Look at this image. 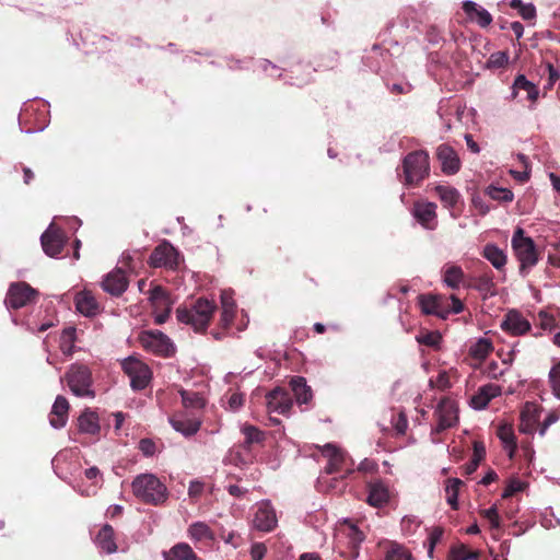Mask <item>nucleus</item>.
I'll return each mask as SVG.
<instances>
[{"label":"nucleus","instance_id":"obj_1","mask_svg":"<svg viewBox=\"0 0 560 560\" xmlns=\"http://www.w3.org/2000/svg\"><path fill=\"white\" fill-rule=\"evenodd\" d=\"M217 305L213 301L200 298L191 308L179 307L176 311L178 322L190 325L195 331H203L208 328Z\"/></svg>","mask_w":560,"mask_h":560},{"label":"nucleus","instance_id":"obj_2","mask_svg":"<svg viewBox=\"0 0 560 560\" xmlns=\"http://www.w3.org/2000/svg\"><path fill=\"white\" fill-rule=\"evenodd\" d=\"M217 305L213 301L200 298L191 308L179 307L176 311L178 322L190 325L195 331H203L208 328Z\"/></svg>","mask_w":560,"mask_h":560},{"label":"nucleus","instance_id":"obj_3","mask_svg":"<svg viewBox=\"0 0 560 560\" xmlns=\"http://www.w3.org/2000/svg\"><path fill=\"white\" fill-rule=\"evenodd\" d=\"M131 487L133 494L147 504L158 505L167 498L165 485L153 474L137 476Z\"/></svg>","mask_w":560,"mask_h":560},{"label":"nucleus","instance_id":"obj_4","mask_svg":"<svg viewBox=\"0 0 560 560\" xmlns=\"http://www.w3.org/2000/svg\"><path fill=\"white\" fill-rule=\"evenodd\" d=\"M514 254L520 261V273L526 276L538 262V253L533 238L525 235L522 228H517L511 240Z\"/></svg>","mask_w":560,"mask_h":560},{"label":"nucleus","instance_id":"obj_5","mask_svg":"<svg viewBox=\"0 0 560 560\" xmlns=\"http://www.w3.org/2000/svg\"><path fill=\"white\" fill-rule=\"evenodd\" d=\"M406 185H417L429 176V154L425 151H415L406 155L402 161Z\"/></svg>","mask_w":560,"mask_h":560},{"label":"nucleus","instance_id":"obj_6","mask_svg":"<svg viewBox=\"0 0 560 560\" xmlns=\"http://www.w3.org/2000/svg\"><path fill=\"white\" fill-rule=\"evenodd\" d=\"M65 380L73 395L94 398L92 373L88 366L78 363L72 364L66 373Z\"/></svg>","mask_w":560,"mask_h":560},{"label":"nucleus","instance_id":"obj_7","mask_svg":"<svg viewBox=\"0 0 560 560\" xmlns=\"http://www.w3.org/2000/svg\"><path fill=\"white\" fill-rule=\"evenodd\" d=\"M180 261L178 250L170 243L164 241L158 245L150 255L149 262L154 268H177Z\"/></svg>","mask_w":560,"mask_h":560},{"label":"nucleus","instance_id":"obj_8","mask_svg":"<svg viewBox=\"0 0 560 560\" xmlns=\"http://www.w3.org/2000/svg\"><path fill=\"white\" fill-rule=\"evenodd\" d=\"M122 369L130 377L133 389H143L148 386L152 373L147 364L130 357L124 360Z\"/></svg>","mask_w":560,"mask_h":560},{"label":"nucleus","instance_id":"obj_9","mask_svg":"<svg viewBox=\"0 0 560 560\" xmlns=\"http://www.w3.org/2000/svg\"><path fill=\"white\" fill-rule=\"evenodd\" d=\"M38 292L26 282L12 283L8 290L5 304L11 308H21L33 302Z\"/></svg>","mask_w":560,"mask_h":560},{"label":"nucleus","instance_id":"obj_10","mask_svg":"<svg viewBox=\"0 0 560 560\" xmlns=\"http://www.w3.org/2000/svg\"><path fill=\"white\" fill-rule=\"evenodd\" d=\"M141 345L149 351L170 357L174 353V345L171 339L159 330L144 331L140 337Z\"/></svg>","mask_w":560,"mask_h":560},{"label":"nucleus","instance_id":"obj_11","mask_svg":"<svg viewBox=\"0 0 560 560\" xmlns=\"http://www.w3.org/2000/svg\"><path fill=\"white\" fill-rule=\"evenodd\" d=\"M435 415L438 424L433 432L440 433L456 423L458 418L456 404L451 399H442L436 407Z\"/></svg>","mask_w":560,"mask_h":560},{"label":"nucleus","instance_id":"obj_12","mask_svg":"<svg viewBox=\"0 0 560 560\" xmlns=\"http://www.w3.org/2000/svg\"><path fill=\"white\" fill-rule=\"evenodd\" d=\"M40 242L44 252L48 256L55 257L61 253L66 243V237L60 229L55 228L54 224H50L49 228L42 234Z\"/></svg>","mask_w":560,"mask_h":560},{"label":"nucleus","instance_id":"obj_13","mask_svg":"<svg viewBox=\"0 0 560 560\" xmlns=\"http://www.w3.org/2000/svg\"><path fill=\"white\" fill-rule=\"evenodd\" d=\"M436 158L444 174L455 175L459 172L462 162L457 152L451 145H439L436 149Z\"/></svg>","mask_w":560,"mask_h":560},{"label":"nucleus","instance_id":"obj_14","mask_svg":"<svg viewBox=\"0 0 560 560\" xmlns=\"http://www.w3.org/2000/svg\"><path fill=\"white\" fill-rule=\"evenodd\" d=\"M253 525L255 528L261 532H270L276 527L277 516L270 502L261 501L257 504Z\"/></svg>","mask_w":560,"mask_h":560},{"label":"nucleus","instance_id":"obj_15","mask_svg":"<svg viewBox=\"0 0 560 560\" xmlns=\"http://www.w3.org/2000/svg\"><path fill=\"white\" fill-rule=\"evenodd\" d=\"M168 422L176 432L180 433L185 438L195 435L201 427L200 419L189 417L184 412L173 415L168 418Z\"/></svg>","mask_w":560,"mask_h":560},{"label":"nucleus","instance_id":"obj_16","mask_svg":"<svg viewBox=\"0 0 560 560\" xmlns=\"http://www.w3.org/2000/svg\"><path fill=\"white\" fill-rule=\"evenodd\" d=\"M501 328L513 335L521 336L530 329V323L517 311H509L501 322Z\"/></svg>","mask_w":560,"mask_h":560},{"label":"nucleus","instance_id":"obj_17","mask_svg":"<svg viewBox=\"0 0 560 560\" xmlns=\"http://www.w3.org/2000/svg\"><path fill=\"white\" fill-rule=\"evenodd\" d=\"M266 399L269 412L281 415L289 412L293 404L290 394L282 388H275L269 392Z\"/></svg>","mask_w":560,"mask_h":560},{"label":"nucleus","instance_id":"obj_18","mask_svg":"<svg viewBox=\"0 0 560 560\" xmlns=\"http://www.w3.org/2000/svg\"><path fill=\"white\" fill-rule=\"evenodd\" d=\"M413 217L425 229L436 226V205L429 201H418L413 207Z\"/></svg>","mask_w":560,"mask_h":560},{"label":"nucleus","instance_id":"obj_19","mask_svg":"<svg viewBox=\"0 0 560 560\" xmlns=\"http://www.w3.org/2000/svg\"><path fill=\"white\" fill-rule=\"evenodd\" d=\"M322 455L327 458L328 463L325 467V474L330 475L340 470L346 454L336 444L327 443L319 447Z\"/></svg>","mask_w":560,"mask_h":560},{"label":"nucleus","instance_id":"obj_20","mask_svg":"<svg viewBox=\"0 0 560 560\" xmlns=\"http://www.w3.org/2000/svg\"><path fill=\"white\" fill-rule=\"evenodd\" d=\"M128 287V280L122 269L117 268L106 275L102 281V288L104 291L112 295L122 294Z\"/></svg>","mask_w":560,"mask_h":560},{"label":"nucleus","instance_id":"obj_21","mask_svg":"<svg viewBox=\"0 0 560 560\" xmlns=\"http://www.w3.org/2000/svg\"><path fill=\"white\" fill-rule=\"evenodd\" d=\"M221 301V325L224 328H229L233 323L235 313H236V303L234 300V292L230 289H225L221 291L220 294Z\"/></svg>","mask_w":560,"mask_h":560},{"label":"nucleus","instance_id":"obj_22","mask_svg":"<svg viewBox=\"0 0 560 560\" xmlns=\"http://www.w3.org/2000/svg\"><path fill=\"white\" fill-rule=\"evenodd\" d=\"M463 10L470 22L477 23L481 27H487L492 22L491 14L471 0L463 2Z\"/></svg>","mask_w":560,"mask_h":560},{"label":"nucleus","instance_id":"obj_23","mask_svg":"<svg viewBox=\"0 0 560 560\" xmlns=\"http://www.w3.org/2000/svg\"><path fill=\"white\" fill-rule=\"evenodd\" d=\"M69 402L63 396H57L49 415V423L55 429H61L68 421Z\"/></svg>","mask_w":560,"mask_h":560},{"label":"nucleus","instance_id":"obj_24","mask_svg":"<svg viewBox=\"0 0 560 560\" xmlns=\"http://www.w3.org/2000/svg\"><path fill=\"white\" fill-rule=\"evenodd\" d=\"M539 420V411L534 402H526L521 411L520 431L530 434L535 431L536 423Z\"/></svg>","mask_w":560,"mask_h":560},{"label":"nucleus","instance_id":"obj_25","mask_svg":"<svg viewBox=\"0 0 560 560\" xmlns=\"http://www.w3.org/2000/svg\"><path fill=\"white\" fill-rule=\"evenodd\" d=\"M75 307L84 316H95L100 306L93 294L89 291H82L75 295Z\"/></svg>","mask_w":560,"mask_h":560},{"label":"nucleus","instance_id":"obj_26","mask_svg":"<svg viewBox=\"0 0 560 560\" xmlns=\"http://www.w3.org/2000/svg\"><path fill=\"white\" fill-rule=\"evenodd\" d=\"M498 438L503 445V450L508 453V456L512 459L517 450L516 438L513 431V427L509 423H502L498 428Z\"/></svg>","mask_w":560,"mask_h":560},{"label":"nucleus","instance_id":"obj_27","mask_svg":"<svg viewBox=\"0 0 560 560\" xmlns=\"http://www.w3.org/2000/svg\"><path fill=\"white\" fill-rule=\"evenodd\" d=\"M501 394V387L495 384H488L480 387L477 395L471 398V406L475 409H483L489 401Z\"/></svg>","mask_w":560,"mask_h":560},{"label":"nucleus","instance_id":"obj_28","mask_svg":"<svg viewBox=\"0 0 560 560\" xmlns=\"http://www.w3.org/2000/svg\"><path fill=\"white\" fill-rule=\"evenodd\" d=\"M96 546L106 553H114L117 550V545L114 538V529L110 525L105 524L98 532Z\"/></svg>","mask_w":560,"mask_h":560},{"label":"nucleus","instance_id":"obj_29","mask_svg":"<svg viewBox=\"0 0 560 560\" xmlns=\"http://www.w3.org/2000/svg\"><path fill=\"white\" fill-rule=\"evenodd\" d=\"M389 494L387 487L381 482H373L369 486L368 503L372 506L380 508L388 502Z\"/></svg>","mask_w":560,"mask_h":560},{"label":"nucleus","instance_id":"obj_30","mask_svg":"<svg viewBox=\"0 0 560 560\" xmlns=\"http://www.w3.org/2000/svg\"><path fill=\"white\" fill-rule=\"evenodd\" d=\"M434 191L445 208L453 209L460 201L459 191L450 185H438Z\"/></svg>","mask_w":560,"mask_h":560},{"label":"nucleus","instance_id":"obj_31","mask_svg":"<svg viewBox=\"0 0 560 560\" xmlns=\"http://www.w3.org/2000/svg\"><path fill=\"white\" fill-rule=\"evenodd\" d=\"M520 91H524L527 94V98L535 102L538 98V88L526 79L525 75L520 74L515 78L512 86V98H515Z\"/></svg>","mask_w":560,"mask_h":560},{"label":"nucleus","instance_id":"obj_32","mask_svg":"<svg viewBox=\"0 0 560 560\" xmlns=\"http://www.w3.org/2000/svg\"><path fill=\"white\" fill-rule=\"evenodd\" d=\"M482 256L486 258L497 270H502L506 265V255L494 244H487L483 247Z\"/></svg>","mask_w":560,"mask_h":560},{"label":"nucleus","instance_id":"obj_33","mask_svg":"<svg viewBox=\"0 0 560 560\" xmlns=\"http://www.w3.org/2000/svg\"><path fill=\"white\" fill-rule=\"evenodd\" d=\"M298 404H307L312 400L313 394L311 387L306 384L304 377L296 376L290 382Z\"/></svg>","mask_w":560,"mask_h":560},{"label":"nucleus","instance_id":"obj_34","mask_svg":"<svg viewBox=\"0 0 560 560\" xmlns=\"http://www.w3.org/2000/svg\"><path fill=\"white\" fill-rule=\"evenodd\" d=\"M420 306L423 313L430 315H436L441 318H445L448 312L442 308L441 300L432 295H421L419 298Z\"/></svg>","mask_w":560,"mask_h":560},{"label":"nucleus","instance_id":"obj_35","mask_svg":"<svg viewBox=\"0 0 560 560\" xmlns=\"http://www.w3.org/2000/svg\"><path fill=\"white\" fill-rule=\"evenodd\" d=\"M164 560H197V557L187 544L180 542L163 552Z\"/></svg>","mask_w":560,"mask_h":560},{"label":"nucleus","instance_id":"obj_36","mask_svg":"<svg viewBox=\"0 0 560 560\" xmlns=\"http://www.w3.org/2000/svg\"><path fill=\"white\" fill-rule=\"evenodd\" d=\"M493 350L492 341L481 337L469 347V354L476 360H485Z\"/></svg>","mask_w":560,"mask_h":560},{"label":"nucleus","instance_id":"obj_37","mask_svg":"<svg viewBox=\"0 0 560 560\" xmlns=\"http://www.w3.org/2000/svg\"><path fill=\"white\" fill-rule=\"evenodd\" d=\"M245 441L243 447L245 450H249L253 444H260L265 441V433L259 430L257 427L252 424H244L241 429Z\"/></svg>","mask_w":560,"mask_h":560},{"label":"nucleus","instance_id":"obj_38","mask_svg":"<svg viewBox=\"0 0 560 560\" xmlns=\"http://www.w3.org/2000/svg\"><path fill=\"white\" fill-rule=\"evenodd\" d=\"M79 430L88 434H97L100 431V423L96 413L85 411L79 417Z\"/></svg>","mask_w":560,"mask_h":560},{"label":"nucleus","instance_id":"obj_39","mask_svg":"<svg viewBox=\"0 0 560 560\" xmlns=\"http://www.w3.org/2000/svg\"><path fill=\"white\" fill-rule=\"evenodd\" d=\"M189 537L195 541H207L213 539V533L203 522L192 523L188 528Z\"/></svg>","mask_w":560,"mask_h":560},{"label":"nucleus","instance_id":"obj_40","mask_svg":"<svg viewBox=\"0 0 560 560\" xmlns=\"http://www.w3.org/2000/svg\"><path fill=\"white\" fill-rule=\"evenodd\" d=\"M463 278L464 272L459 266H448L444 270L443 281L452 289H457L460 285Z\"/></svg>","mask_w":560,"mask_h":560},{"label":"nucleus","instance_id":"obj_41","mask_svg":"<svg viewBox=\"0 0 560 560\" xmlns=\"http://www.w3.org/2000/svg\"><path fill=\"white\" fill-rule=\"evenodd\" d=\"M179 394L185 408L202 409L206 406V400L199 393L180 389Z\"/></svg>","mask_w":560,"mask_h":560},{"label":"nucleus","instance_id":"obj_42","mask_svg":"<svg viewBox=\"0 0 560 560\" xmlns=\"http://www.w3.org/2000/svg\"><path fill=\"white\" fill-rule=\"evenodd\" d=\"M149 300H150L153 308H155V310H159L160 306L172 305V301H171L168 294L160 285H155L150 290Z\"/></svg>","mask_w":560,"mask_h":560},{"label":"nucleus","instance_id":"obj_43","mask_svg":"<svg viewBox=\"0 0 560 560\" xmlns=\"http://www.w3.org/2000/svg\"><path fill=\"white\" fill-rule=\"evenodd\" d=\"M75 340V329L70 327L62 331L60 337V350L66 355H71L73 353Z\"/></svg>","mask_w":560,"mask_h":560},{"label":"nucleus","instance_id":"obj_44","mask_svg":"<svg viewBox=\"0 0 560 560\" xmlns=\"http://www.w3.org/2000/svg\"><path fill=\"white\" fill-rule=\"evenodd\" d=\"M486 192L491 199L501 202H511L514 198V195L510 189L492 185L487 188Z\"/></svg>","mask_w":560,"mask_h":560},{"label":"nucleus","instance_id":"obj_45","mask_svg":"<svg viewBox=\"0 0 560 560\" xmlns=\"http://www.w3.org/2000/svg\"><path fill=\"white\" fill-rule=\"evenodd\" d=\"M340 534H345L349 539V545L352 548H357L364 539L362 532L353 524H347V526L339 530Z\"/></svg>","mask_w":560,"mask_h":560},{"label":"nucleus","instance_id":"obj_46","mask_svg":"<svg viewBox=\"0 0 560 560\" xmlns=\"http://www.w3.org/2000/svg\"><path fill=\"white\" fill-rule=\"evenodd\" d=\"M516 159L520 162V164L523 166V171L511 170L510 173L514 179H516L517 182L524 183L529 178V174H530L529 161H528V158L522 153H518L516 155Z\"/></svg>","mask_w":560,"mask_h":560},{"label":"nucleus","instance_id":"obj_47","mask_svg":"<svg viewBox=\"0 0 560 560\" xmlns=\"http://www.w3.org/2000/svg\"><path fill=\"white\" fill-rule=\"evenodd\" d=\"M462 485V481L457 478H452L447 481V486H446V493H447V503L454 509L456 510L458 504H457V499H458V491H459V487Z\"/></svg>","mask_w":560,"mask_h":560},{"label":"nucleus","instance_id":"obj_48","mask_svg":"<svg viewBox=\"0 0 560 560\" xmlns=\"http://www.w3.org/2000/svg\"><path fill=\"white\" fill-rule=\"evenodd\" d=\"M385 560H412V558L405 547L393 544L386 552Z\"/></svg>","mask_w":560,"mask_h":560},{"label":"nucleus","instance_id":"obj_49","mask_svg":"<svg viewBox=\"0 0 560 560\" xmlns=\"http://www.w3.org/2000/svg\"><path fill=\"white\" fill-rule=\"evenodd\" d=\"M417 342L425 345L431 348H439L442 341V336L439 331H428L420 334L416 337Z\"/></svg>","mask_w":560,"mask_h":560},{"label":"nucleus","instance_id":"obj_50","mask_svg":"<svg viewBox=\"0 0 560 560\" xmlns=\"http://www.w3.org/2000/svg\"><path fill=\"white\" fill-rule=\"evenodd\" d=\"M477 552H470L465 545L454 546L451 550V560L477 559Z\"/></svg>","mask_w":560,"mask_h":560},{"label":"nucleus","instance_id":"obj_51","mask_svg":"<svg viewBox=\"0 0 560 560\" xmlns=\"http://www.w3.org/2000/svg\"><path fill=\"white\" fill-rule=\"evenodd\" d=\"M476 289L483 294H493V280L488 275H482L476 278Z\"/></svg>","mask_w":560,"mask_h":560},{"label":"nucleus","instance_id":"obj_52","mask_svg":"<svg viewBox=\"0 0 560 560\" xmlns=\"http://www.w3.org/2000/svg\"><path fill=\"white\" fill-rule=\"evenodd\" d=\"M429 384H430L431 387L438 388V389H441V390L450 388L451 387L450 372H447V371H440L438 376H436V378L435 380L431 378Z\"/></svg>","mask_w":560,"mask_h":560},{"label":"nucleus","instance_id":"obj_53","mask_svg":"<svg viewBox=\"0 0 560 560\" xmlns=\"http://www.w3.org/2000/svg\"><path fill=\"white\" fill-rule=\"evenodd\" d=\"M509 61V55L505 51H497L490 55L487 63L490 68H501Z\"/></svg>","mask_w":560,"mask_h":560},{"label":"nucleus","instance_id":"obj_54","mask_svg":"<svg viewBox=\"0 0 560 560\" xmlns=\"http://www.w3.org/2000/svg\"><path fill=\"white\" fill-rule=\"evenodd\" d=\"M420 521L416 516H405L401 520V529L407 535H413L420 526Z\"/></svg>","mask_w":560,"mask_h":560},{"label":"nucleus","instance_id":"obj_55","mask_svg":"<svg viewBox=\"0 0 560 560\" xmlns=\"http://www.w3.org/2000/svg\"><path fill=\"white\" fill-rule=\"evenodd\" d=\"M549 378L552 385L555 395L560 398V361L552 366L549 372Z\"/></svg>","mask_w":560,"mask_h":560},{"label":"nucleus","instance_id":"obj_56","mask_svg":"<svg viewBox=\"0 0 560 560\" xmlns=\"http://www.w3.org/2000/svg\"><path fill=\"white\" fill-rule=\"evenodd\" d=\"M443 536V530L439 527L432 529L429 534V544H428V556L433 558V551L435 545L441 540Z\"/></svg>","mask_w":560,"mask_h":560},{"label":"nucleus","instance_id":"obj_57","mask_svg":"<svg viewBox=\"0 0 560 560\" xmlns=\"http://www.w3.org/2000/svg\"><path fill=\"white\" fill-rule=\"evenodd\" d=\"M482 515L490 522L492 528H500L501 523L495 505L482 511Z\"/></svg>","mask_w":560,"mask_h":560},{"label":"nucleus","instance_id":"obj_58","mask_svg":"<svg viewBox=\"0 0 560 560\" xmlns=\"http://www.w3.org/2000/svg\"><path fill=\"white\" fill-rule=\"evenodd\" d=\"M154 322L159 325L164 324L170 317L172 305L160 306L159 310L153 308Z\"/></svg>","mask_w":560,"mask_h":560},{"label":"nucleus","instance_id":"obj_59","mask_svg":"<svg viewBox=\"0 0 560 560\" xmlns=\"http://www.w3.org/2000/svg\"><path fill=\"white\" fill-rule=\"evenodd\" d=\"M244 404V396L240 393H233L228 399V408L231 411H237Z\"/></svg>","mask_w":560,"mask_h":560},{"label":"nucleus","instance_id":"obj_60","mask_svg":"<svg viewBox=\"0 0 560 560\" xmlns=\"http://www.w3.org/2000/svg\"><path fill=\"white\" fill-rule=\"evenodd\" d=\"M225 460L235 466H242L247 463L245 458L242 457L240 451L237 448H232L225 457Z\"/></svg>","mask_w":560,"mask_h":560},{"label":"nucleus","instance_id":"obj_61","mask_svg":"<svg viewBox=\"0 0 560 560\" xmlns=\"http://www.w3.org/2000/svg\"><path fill=\"white\" fill-rule=\"evenodd\" d=\"M205 488V483L199 479H194L189 482L188 495L190 498H198Z\"/></svg>","mask_w":560,"mask_h":560},{"label":"nucleus","instance_id":"obj_62","mask_svg":"<svg viewBox=\"0 0 560 560\" xmlns=\"http://www.w3.org/2000/svg\"><path fill=\"white\" fill-rule=\"evenodd\" d=\"M523 488H524V483L522 481H520V480H512V481H510V483L505 488L502 497L503 498L511 497L514 493L522 491Z\"/></svg>","mask_w":560,"mask_h":560},{"label":"nucleus","instance_id":"obj_63","mask_svg":"<svg viewBox=\"0 0 560 560\" xmlns=\"http://www.w3.org/2000/svg\"><path fill=\"white\" fill-rule=\"evenodd\" d=\"M485 456H486V447H485L483 443L479 442V441H475L474 442V454H472L471 460L480 464V462L485 458Z\"/></svg>","mask_w":560,"mask_h":560},{"label":"nucleus","instance_id":"obj_64","mask_svg":"<svg viewBox=\"0 0 560 560\" xmlns=\"http://www.w3.org/2000/svg\"><path fill=\"white\" fill-rule=\"evenodd\" d=\"M520 14L524 20H532L536 15V10L533 4H523L520 9Z\"/></svg>","mask_w":560,"mask_h":560}]
</instances>
